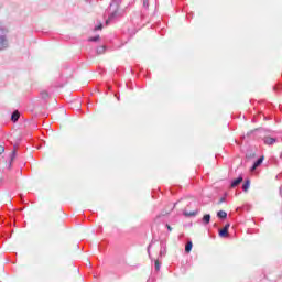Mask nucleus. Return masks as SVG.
<instances>
[{"label": "nucleus", "instance_id": "obj_27", "mask_svg": "<svg viewBox=\"0 0 282 282\" xmlns=\"http://www.w3.org/2000/svg\"><path fill=\"white\" fill-rule=\"evenodd\" d=\"M12 237V234H6V232H2L0 234V239H10Z\"/></svg>", "mask_w": 282, "mask_h": 282}, {"label": "nucleus", "instance_id": "obj_28", "mask_svg": "<svg viewBox=\"0 0 282 282\" xmlns=\"http://www.w3.org/2000/svg\"><path fill=\"white\" fill-rule=\"evenodd\" d=\"M126 87L130 89V91H133V82L132 80L127 82Z\"/></svg>", "mask_w": 282, "mask_h": 282}, {"label": "nucleus", "instance_id": "obj_26", "mask_svg": "<svg viewBox=\"0 0 282 282\" xmlns=\"http://www.w3.org/2000/svg\"><path fill=\"white\" fill-rule=\"evenodd\" d=\"M0 32H1V35H4V36H6L9 31H8V28H6V26H3V25L0 24Z\"/></svg>", "mask_w": 282, "mask_h": 282}, {"label": "nucleus", "instance_id": "obj_45", "mask_svg": "<svg viewBox=\"0 0 282 282\" xmlns=\"http://www.w3.org/2000/svg\"><path fill=\"white\" fill-rule=\"evenodd\" d=\"M251 122H257V117H253V119L251 120Z\"/></svg>", "mask_w": 282, "mask_h": 282}, {"label": "nucleus", "instance_id": "obj_12", "mask_svg": "<svg viewBox=\"0 0 282 282\" xmlns=\"http://www.w3.org/2000/svg\"><path fill=\"white\" fill-rule=\"evenodd\" d=\"M212 216L210 214H205L202 218L203 226H208L210 224Z\"/></svg>", "mask_w": 282, "mask_h": 282}, {"label": "nucleus", "instance_id": "obj_33", "mask_svg": "<svg viewBox=\"0 0 282 282\" xmlns=\"http://www.w3.org/2000/svg\"><path fill=\"white\" fill-rule=\"evenodd\" d=\"M158 192L155 189L152 191V199H158Z\"/></svg>", "mask_w": 282, "mask_h": 282}, {"label": "nucleus", "instance_id": "obj_47", "mask_svg": "<svg viewBox=\"0 0 282 282\" xmlns=\"http://www.w3.org/2000/svg\"><path fill=\"white\" fill-rule=\"evenodd\" d=\"M20 199H23V194H19Z\"/></svg>", "mask_w": 282, "mask_h": 282}, {"label": "nucleus", "instance_id": "obj_25", "mask_svg": "<svg viewBox=\"0 0 282 282\" xmlns=\"http://www.w3.org/2000/svg\"><path fill=\"white\" fill-rule=\"evenodd\" d=\"M102 28H105V25H102V22H99L97 25H95V28L93 29V32H98L102 30Z\"/></svg>", "mask_w": 282, "mask_h": 282}, {"label": "nucleus", "instance_id": "obj_44", "mask_svg": "<svg viewBox=\"0 0 282 282\" xmlns=\"http://www.w3.org/2000/svg\"><path fill=\"white\" fill-rule=\"evenodd\" d=\"M115 96H116L117 100H120V95L116 94Z\"/></svg>", "mask_w": 282, "mask_h": 282}, {"label": "nucleus", "instance_id": "obj_37", "mask_svg": "<svg viewBox=\"0 0 282 282\" xmlns=\"http://www.w3.org/2000/svg\"><path fill=\"white\" fill-rule=\"evenodd\" d=\"M252 133H254V130H251L247 133V138H250V135H252Z\"/></svg>", "mask_w": 282, "mask_h": 282}, {"label": "nucleus", "instance_id": "obj_46", "mask_svg": "<svg viewBox=\"0 0 282 282\" xmlns=\"http://www.w3.org/2000/svg\"><path fill=\"white\" fill-rule=\"evenodd\" d=\"M246 140V135L241 137V142H243Z\"/></svg>", "mask_w": 282, "mask_h": 282}, {"label": "nucleus", "instance_id": "obj_2", "mask_svg": "<svg viewBox=\"0 0 282 282\" xmlns=\"http://www.w3.org/2000/svg\"><path fill=\"white\" fill-rule=\"evenodd\" d=\"M108 43L112 44V46H110L111 50H118L120 47V40L116 35L110 34Z\"/></svg>", "mask_w": 282, "mask_h": 282}, {"label": "nucleus", "instance_id": "obj_9", "mask_svg": "<svg viewBox=\"0 0 282 282\" xmlns=\"http://www.w3.org/2000/svg\"><path fill=\"white\" fill-rule=\"evenodd\" d=\"M19 118H21V113H19V110H14L12 113H11V121L13 123H17L19 122Z\"/></svg>", "mask_w": 282, "mask_h": 282}, {"label": "nucleus", "instance_id": "obj_21", "mask_svg": "<svg viewBox=\"0 0 282 282\" xmlns=\"http://www.w3.org/2000/svg\"><path fill=\"white\" fill-rule=\"evenodd\" d=\"M40 96H41L42 100H48L50 93H47L46 90H43L40 93Z\"/></svg>", "mask_w": 282, "mask_h": 282}, {"label": "nucleus", "instance_id": "obj_20", "mask_svg": "<svg viewBox=\"0 0 282 282\" xmlns=\"http://www.w3.org/2000/svg\"><path fill=\"white\" fill-rule=\"evenodd\" d=\"M247 160H253V158H257V154L250 150L247 151L246 153Z\"/></svg>", "mask_w": 282, "mask_h": 282}, {"label": "nucleus", "instance_id": "obj_24", "mask_svg": "<svg viewBox=\"0 0 282 282\" xmlns=\"http://www.w3.org/2000/svg\"><path fill=\"white\" fill-rule=\"evenodd\" d=\"M182 188V186L180 185H174L170 188V192L172 193V195H175V193H177V191H180Z\"/></svg>", "mask_w": 282, "mask_h": 282}, {"label": "nucleus", "instance_id": "obj_32", "mask_svg": "<svg viewBox=\"0 0 282 282\" xmlns=\"http://www.w3.org/2000/svg\"><path fill=\"white\" fill-rule=\"evenodd\" d=\"M143 8H145V10H149V0H143Z\"/></svg>", "mask_w": 282, "mask_h": 282}, {"label": "nucleus", "instance_id": "obj_17", "mask_svg": "<svg viewBox=\"0 0 282 282\" xmlns=\"http://www.w3.org/2000/svg\"><path fill=\"white\" fill-rule=\"evenodd\" d=\"M193 250V241H188L185 246V254H191V251Z\"/></svg>", "mask_w": 282, "mask_h": 282}, {"label": "nucleus", "instance_id": "obj_13", "mask_svg": "<svg viewBox=\"0 0 282 282\" xmlns=\"http://www.w3.org/2000/svg\"><path fill=\"white\" fill-rule=\"evenodd\" d=\"M153 243H158V240L155 238H152L151 242L149 243L147 250H148V256L151 261H153V258L151 257V248L153 247Z\"/></svg>", "mask_w": 282, "mask_h": 282}, {"label": "nucleus", "instance_id": "obj_39", "mask_svg": "<svg viewBox=\"0 0 282 282\" xmlns=\"http://www.w3.org/2000/svg\"><path fill=\"white\" fill-rule=\"evenodd\" d=\"M263 119H264V120H272V116L264 117Z\"/></svg>", "mask_w": 282, "mask_h": 282}, {"label": "nucleus", "instance_id": "obj_36", "mask_svg": "<svg viewBox=\"0 0 282 282\" xmlns=\"http://www.w3.org/2000/svg\"><path fill=\"white\" fill-rule=\"evenodd\" d=\"M166 229L169 230V232L173 231V227H171V225L166 224Z\"/></svg>", "mask_w": 282, "mask_h": 282}, {"label": "nucleus", "instance_id": "obj_31", "mask_svg": "<svg viewBox=\"0 0 282 282\" xmlns=\"http://www.w3.org/2000/svg\"><path fill=\"white\" fill-rule=\"evenodd\" d=\"M223 230H226L228 232V230H230V223L225 224Z\"/></svg>", "mask_w": 282, "mask_h": 282}, {"label": "nucleus", "instance_id": "obj_41", "mask_svg": "<svg viewBox=\"0 0 282 282\" xmlns=\"http://www.w3.org/2000/svg\"><path fill=\"white\" fill-rule=\"evenodd\" d=\"M161 36H164V29L160 31Z\"/></svg>", "mask_w": 282, "mask_h": 282}, {"label": "nucleus", "instance_id": "obj_22", "mask_svg": "<svg viewBox=\"0 0 282 282\" xmlns=\"http://www.w3.org/2000/svg\"><path fill=\"white\" fill-rule=\"evenodd\" d=\"M160 268H162V262L160 260H154L155 272H160Z\"/></svg>", "mask_w": 282, "mask_h": 282}, {"label": "nucleus", "instance_id": "obj_11", "mask_svg": "<svg viewBox=\"0 0 282 282\" xmlns=\"http://www.w3.org/2000/svg\"><path fill=\"white\" fill-rule=\"evenodd\" d=\"M198 213H199V209H196L194 212L183 210L184 217H197Z\"/></svg>", "mask_w": 282, "mask_h": 282}, {"label": "nucleus", "instance_id": "obj_29", "mask_svg": "<svg viewBox=\"0 0 282 282\" xmlns=\"http://www.w3.org/2000/svg\"><path fill=\"white\" fill-rule=\"evenodd\" d=\"M281 89H282V84H278V85H275V86L273 87V90H274V91H281Z\"/></svg>", "mask_w": 282, "mask_h": 282}, {"label": "nucleus", "instance_id": "obj_30", "mask_svg": "<svg viewBox=\"0 0 282 282\" xmlns=\"http://www.w3.org/2000/svg\"><path fill=\"white\" fill-rule=\"evenodd\" d=\"M21 138H18L17 140H15V144L13 145V147H15V149H19V144H21Z\"/></svg>", "mask_w": 282, "mask_h": 282}, {"label": "nucleus", "instance_id": "obj_7", "mask_svg": "<svg viewBox=\"0 0 282 282\" xmlns=\"http://www.w3.org/2000/svg\"><path fill=\"white\" fill-rule=\"evenodd\" d=\"M278 139L274 137H264L263 138V143L267 144L268 147H272V144L276 143Z\"/></svg>", "mask_w": 282, "mask_h": 282}, {"label": "nucleus", "instance_id": "obj_35", "mask_svg": "<svg viewBox=\"0 0 282 282\" xmlns=\"http://www.w3.org/2000/svg\"><path fill=\"white\" fill-rule=\"evenodd\" d=\"M224 203H226V197L223 196V197H220L218 204H224Z\"/></svg>", "mask_w": 282, "mask_h": 282}, {"label": "nucleus", "instance_id": "obj_8", "mask_svg": "<svg viewBox=\"0 0 282 282\" xmlns=\"http://www.w3.org/2000/svg\"><path fill=\"white\" fill-rule=\"evenodd\" d=\"M216 217L224 221L225 219H228V213H226L225 210H218Z\"/></svg>", "mask_w": 282, "mask_h": 282}, {"label": "nucleus", "instance_id": "obj_18", "mask_svg": "<svg viewBox=\"0 0 282 282\" xmlns=\"http://www.w3.org/2000/svg\"><path fill=\"white\" fill-rule=\"evenodd\" d=\"M107 248V240H102L99 245H98V249L100 252H105Z\"/></svg>", "mask_w": 282, "mask_h": 282}, {"label": "nucleus", "instance_id": "obj_5", "mask_svg": "<svg viewBox=\"0 0 282 282\" xmlns=\"http://www.w3.org/2000/svg\"><path fill=\"white\" fill-rule=\"evenodd\" d=\"M8 37L6 35H0V52L3 50H8Z\"/></svg>", "mask_w": 282, "mask_h": 282}, {"label": "nucleus", "instance_id": "obj_43", "mask_svg": "<svg viewBox=\"0 0 282 282\" xmlns=\"http://www.w3.org/2000/svg\"><path fill=\"white\" fill-rule=\"evenodd\" d=\"M223 197L226 199V197H228V192H225Z\"/></svg>", "mask_w": 282, "mask_h": 282}, {"label": "nucleus", "instance_id": "obj_3", "mask_svg": "<svg viewBox=\"0 0 282 282\" xmlns=\"http://www.w3.org/2000/svg\"><path fill=\"white\" fill-rule=\"evenodd\" d=\"M263 160H265L264 155L259 156L251 165L250 171H257V169L263 164Z\"/></svg>", "mask_w": 282, "mask_h": 282}, {"label": "nucleus", "instance_id": "obj_34", "mask_svg": "<svg viewBox=\"0 0 282 282\" xmlns=\"http://www.w3.org/2000/svg\"><path fill=\"white\" fill-rule=\"evenodd\" d=\"M6 153V147L0 145V155H3Z\"/></svg>", "mask_w": 282, "mask_h": 282}, {"label": "nucleus", "instance_id": "obj_10", "mask_svg": "<svg viewBox=\"0 0 282 282\" xmlns=\"http://www.w3.org/2000/svg\"><path fill=\"white\" fill-rule=\"evenodd\" d=\"M160 243H161V250H160L159 257H164L166 254V241L161 240Z\"/></svg>", "mask_w": 282, "mask_h": 282}, {"label": "nucleus", "instance_id": "obj_38", "mask_svg": "<svg viewBox=\"0 0 282 282\" xmlns=\"http://www.w3.org/2000/svg\"><path fill=\"white\" fill-rule=\"evenodd\" d=\"M107 91H111V85H107Z\"/></svg>", "mask_w": 282, "mask_h": 282}, {"label": "nucleus", "instance_id": "obj_49", "mask_svg": "<svg viewBox=\"0 0 282 282\" xmlns=\"http://www.w3.org/2000/svg\"><path fill=\"white\" fill-rule=\"evenodd\" d=\"M175 206H177V203L174 204V208H175Z\"/></svg>", "mask_w": 282, "mask_h": 282}, {"label": "nucleus", "instance_id": "obj_23", "mask_svg": "<svg viewBox=\"0 0 282 282\" xmlns=\"http://www.w3.org/2000/svg\"><path fill=\"white\" fill-rule=\"evenodd\" d=\"M218 237H220L221 239L228 237V231H226V229H220L218 231Z\"/></svg>", "mask_w": 282, "mask_h": 282}, {"label": "nucleus", "instance_id": "obj_48", "mask_svg": "<svg viewBox=\"0 0 282 282\" xmlns=\"http://www.w3.org/2000/svg\"><path fill=\"white\" fill-rule=\"evenodd\" d=\"M268 107H269V109H270V108L272 107V104H270Z\"/></svg>", "mask_w": 282, "mask_h": 282}, {"label": "nucleus", "instance_id": "obj_4", "mask_svg": "<svg viewBox=\"0 0 282 282\" xmlns=\"http://www.w3.org/2000/svg\"><path fill=\"white\" fill-rule=\"evenodd\" d=\"M241 182H243V175L240 174L237 178L231 180L229 188H237Z\"/></svg>", "mask_w": 282, "mask_h": 282}, {"label": "nucleus", "instance_id": "obj_16", "mask_svg": "<svg viewBox=\"0 0 282 282\" xmlns=\"http://www.w3.org/2000/svg\"><path fill=\"white\" fill-rule=\"evenodd\" d=\"M243 210H247V213L250 212V205H243L241 207L236 208V213H238V215H241V213H243Z\"/></svg>", "mask_w": 282, "mask_h": 282}, {"label": "nucleus", "instance_id": "obj_15", "mask_svg": "<svg viewBox=\"0 0 282 282\" xmlns=\"http://www.w3.org/2000/svg\"><path fill=\"white\" fill-rule=\"evenodd\" d=\"M242 191L243 193H248L250 191V178H246L242 184Z\"/></svg>", "mask_w": 282, "mask_h": 282}, {"label": "nucleus", "instance_id": "obj_42", "mask_svg": "<svg viewBox=\"0 0 282 282\" xmlns=\"http://www.w3.org/2000/svg\"><path fill=\"white\" fill-rule=\"evenodd\" d=\"M97 232H102V227H99V228L97 229Z\"/></svg>", "mask_w": 282, "mask_h": 282}, {"label": "nucleus", "instance_id": "obj_50", "mask_svg": "<svg viewBox=\"0 0 282 282\" xmlns=\"http://www.w3.org/2000/svg\"><path fill=\"white\" fill-rule=\"evenodd\" d=\"M1 8H3V7L0 4V10H1Z\"/></svg>", "mask_w": 282, "mask_h": 282}, {"label": "nucleus", "instance_id": "obj_40", "mask_svg": "<svg viewBox=\"0 0 282 282\" xmlns=\"http://www.w3.org/2000/svg\"><path fill=\"white\" fill-rule=\"evenodd\" d=\"M85 2L91 4L94 0H85Z\"/></svg>", "mask_w": 282, "mask_h": 282}, {"label": "nucleus", "instance_id": "obj_14", "mask_svg": "<svg viewBox=\"0 0 282 282\" xmlns=\"http://www.w3.org/2000/svg\"><path fill=\"white\" fill-rule=\"evenodd\" d=\"M107 52V45H100L96 48L97 56H100L101 54H105Z\"/></svg>", "mask_w": 282, "mask_h": 282}, {"label": "nucleus", "instance_id": "obj_1", "mask_svg": "<svg viewBox=\"0 0 282 282\" xmlns=\"http://www.w3.org/2000/svg\"><path fill=\"white\" fill-rule=\"evenodd\" d=\"M120 0H111L108 7V18H107V25H111L113 23H118L120 21L122 13H120Z\"/></svg>", "mask_w": 282, "mask_h": 282}, {"label": "nucleus", "instance_id": "obj_19", "mask_svg": "<svg viewBox=\"0 0 282 282\" xmlns=\"http://www.w3.org/2000/svg\"><path fill=\"white\" fill-rule=\"evenodd\" d=\"M98 41H100L99 35H94V36L88 37V43H98Z\"/></svg>", "mask_w": 282, "mask_h": 282}, {"label": "nucleus", "instance_id": "obj_6", "mask_svg": "<svg viewBox=\"0 0 282 282\" xmlns=\"http://www.w3.org/2000/svg\"><path fill=\"white\" fill-rule=\"evenodd\" d=\"M17 159V145H13V150L10 153V161H9V166L8 169H12V162Z\"/></svg>", "mask_w": 282, "mask_h": 282}]
</instances>
